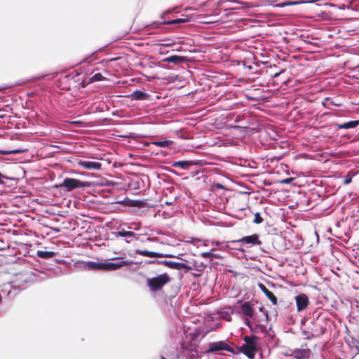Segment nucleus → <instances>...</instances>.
<instances>
[{"mask_svg": "<svg viewBox=\"0 0 359 359\" xmlns=\"http://www.w3.org/2000/svg\"><path fill=\"white\" fill-rule=\"evenodd\" d=\"M243 341L244 344L241 346H236L234 354L243 353L249 359H254L255 354L259 350L258 337L254 334L252 336H245Z\"/></svg>", "mask_w": 359, "mask_h": 359, "instance_id": "f257e3e1", "label": "nucleus"}, {"mask_svg": "<svg viewBox=\"0 0 359 359\" xmlns=\"http://www.w3.org/2000/svg\"><path fill=\"white\" fill-rule=\"evenodd\" d=\"M234 345L233 343L230 341L228 339L217 341L210 342L208 344L207 348L203 351L205 354H217L220 351H226L234 354V348L231 347Z\"/></svg>", "mask_w": 359, "mask_h": 359, "instance_id": "f03ea898", "label": "nucleus"}, {"mask_svg": "<svg viewBox=\"0 0 359 359\" xmlns=\"http://www.w3.org/2000/svg\"><path fill=\"white\" fill-rule=\"evenodd\" d=\"M171 278L167 273L159 274L147 279V285L152 292L159 291L170 281Z\"/></svg>", "mask_w": 359, "mask_h": 359, "instance_id": "7ed1b4c3", "label": "nucleus"}, {"mask_svg": "<svg viewBox=\"0 0 359 359\" xmlns=\"http://www.w3.org/2000/svg\"><path fill=\"white\" fill-rule=\"evenodd\" d=\"M91 183L89 182L81 181L75 178L66 177L62 182L56 186L57 188H65L67 191H72L77 188L90 187Z\"/></svg>", "mask_w": 359, "mask_h": 359, "instance_id": "20e7f679", "label": "nucleus"}, {"mask_svg": "<svg viewBox=\"0 0 359 359\" xmlns=\"http://www.w3.org/2000/svg\"><path fill=\"white\" fill-rule=\"evenodd\" d=\"M201 332L198 330H195L194 332L189 333L187 337L186 340H184L181 344V348L184 351H190L193 352V346H195L196 342L201 341V339L204 337V334H202L201 338L199 337L201 335Z\"/></svg>", "mask_w": 359, "mask_h": 359, "instance_id": "39448f33", "label": "nucleus"}, {"mask_svg": "<svg viewBox=\"0 0 359 359\" xmlns=\"http://www.w3.org/2000/svg\"><path fill=\"white\" fill-rule=\"evenodd\" d=\"M184 261H182L181 262L168 261V260H158V259H152L147 262L148 264H163L165 266L175 270L178 271H184L186 273L187 264L184 262Z\"/></svg>", "mask_w": 359, "mask_h": 359, "instance_id": "423d86ee", "label": "nucleus"}, {"mask_svg": "<svg viewBox=\"0 0 359 359\" xmlns=\"http://www.w3.org/2000/svg\"><path fill=\"white\" fill-rule=\"evenodd\" d=\"M176 8H169V9L165 10L160 15L161 19H162L163 20L161 21V22L154 21V22H153L152 25H156V27H158L161 25H180V24H184V23L187 22L188 19H187V18H177V19L170 20H164L165 15L172 13V12H174V11Z\"/></svg>", "mask_w": 359, "mask_h": 359, "instance_id": "0eeeda50", "label": "nucleus"}, {"mask_svg": "<svg viewBox=\"0 0 359 359\" xmlns=\"http://www.w3.org/2000/svg\"><path fill=\"white\" fill-rule=\"evenodd\" d=\"M230 243H242V244H250L252 245H259L262 244V241L259 240V235L255 233L250 236H243L242 238L237 241H231Z\"/></svg>", "mask_w": 359, "mask_h": 359, "instance_id": "6e6552de", "label": "nucleus"}, {"mask_svg": "<svg viewBox=\"0 0 359 359\" xmlns=\"http://www.w3.org/2000/svg\"><path fill=\"white\" fill-rule=\"evenodd\" d=\"M294 299L298 312L304 311L309 306V299L306 294L299 293L295 296Z\"/></svg>", "mask_w": 359, "mask_h": 359, "instance_id": "1a4fd4ad", "label": "nucleus"}, {"mask_svg": "<svg viewBox=\"0 0 359 359\" xmlns=\"http://www.w3.org/2000/svg\"><path fill=\"white\" fill-rule=\"evenodd\" d=\"M311 351L309 348H295L291 351L289 355L294 359H308L310 357Z\"/></svg>", "mask_w": 359, "mask_h": 359, "instance_id": "9d476101", "label": "nucleus"}, {"mask_svg": "<svg viewBox=\"0 0 359 359\" xmlns=\"http://www.w3.org/2000/svg\"><path fill=\"white\" fill-rule=\"evenodd\" d=\"M78 165L81 166L88 170H100L102 168V163L98 161H91L79 159L76 161Z\"/></svg>", "mask_w": 359, "mask_h": 359, "instance_id": "9b49d317", "label": "nucleus"}, {"mask_svg": "<svg viewBox=\"0 0 359 359\" xmlns=\"http://www.w3.org/2000/svg\"><path fill=\"white\" fill-rule=\"evenodd\" d=\"M113 259H118V261L115 262H104L105 270L108 269L111 270H116L122 266H128L133 264L132 261L123 260L120 259V258H114Z\"/></svg>", "mask_w": 359, "mask_h": 359, "instance_id": "f8f14e48", "label": "nucleus"}, {"mask_svg": "<svg viewBox=\"0 0 359 359\" xmlns=\"http://www.w3.org/2000/svg\"><path fill=\"white\" fill-rule=\"evenodd\" d=\"M131 100L143 101L147 100L151 97L150 94L140 90H135L132 93L126 96Z\"/></svg>", "mask_w": 359, "mask_h": 359, "instance_id": "ddd939ff", "label": "nucleus"}, {"mask_svg": "<svg viewBox=\"0 0 359 359\" xmlns=\"http://www.w3.org/2000/svg\"><path fill=\"white\" fill-rule=\"evenodd\" d=\"M316 0H285L283 2L276 4V7L283 8L285 6H297L305 4H313Z\"/></svg>", "mask_w": 359, "mask_h": 359, "instance_id": "4468645a", "label": "nucleus"}, {"mask_svg": "<svg viewBox=\"0 0 359 359\" xmlns=\"http://www.w3.org/2000/svg\"><path fill=\"white\" fill-rule=\"evenodd\" d=\"M115 236H120L126 238V242L127 243H130L131 242V238H135L137 239V235L130 231H126L124 229H118V231L116 232H112Z\"/></svg>", "mask_w": 359, "mask_h": 359, "instance_id": "2eb2a0df", "label": "nucleus"}, {"mask_svg": "<svg viewBox=\"0 0 359 359\" xmlns=\"http://www.w3.org/2000/svg\"><path fill=\"white\" fill-rule=\"evenodd\" d=\"M189 59L185 56H181L177 55H170L167 57L163 58L162 62L173 63L175 65H179L184 62H187Z\"/></svg>", "mask_w": 359, "mask_h": 359, "instance_id": "dca6fc26", "label": "nucleus"}, {"mask_svg": "<svg viewBox=\"0 0 359 359\" xmlns=\"http://www.w3.org/2000/svg\"><path fill=\"white\" fill-rule=\"evenodd\" d=\"M253 311V305L250 302H244L240 306L238 312L250 318L252 316Z\"/></svg>", "mask_w": 359, "mask_h": 359, "instance_id": "f3484780", "label": "nucleus"}, {"mask_svg": "<svg viewBox=\"0 0 359 359\" xmlns=\"http://www.w3.org/2000/svg\"><path fill=\"white\" fill-rule=\"evenodd\" d=\"M207 265L203 262H198L197 261H194L190 264H187V269H186V273H188L191 271H196L198 272H202L205 270Z\"/></svg>", "mask_w": 359, "mask_h": 359, "instance_id": "a211bd4d", "label": "nucleus"}, {"mask_svg": "<svg viewBox=\"0 0 359 359\" xmlns=\"http://www.w3.org/2000/svg\"><path fill=\"white\" fill-rule=\"evenodd\" d=\"M198 164L194 161H177L172 163L173 168H179L182 170H189L192 165Z\"/></svg>", "mask_w": 359, "mask_h": 359, "instance_id": "6ab92c4d", "label": "nucleus"}, {"mask_svg": "<svg viewBox=\"0 0 359 359\" xmlns=\"http://www.w3.org/2000/svg\"><path fill=\"white\" fill-rule=\"evenodd\" d=\"M346 343L349 346L350 349L352 351H355L354 355H356L359 353V338L356 339L355 337H351L346 338Z\"/></svg>", "mask_w": 359, "mask_h": 359, "instance_id": "aec40b11", "label": "nucleus"}, {"mask_svg": "<svg viewBox=\"0 0 359 359\" xmlns=\"http://www.w3.org/2000/svg\"><path fill=\"white\" fill-rule=\"evenodd\" d=\"M259 287L262 290V292L265 294V295L268 297V299L271 301L273 305H276L278 303V299L273 292L269 290L264 286L263 284H259Z\"/></svg>", "mask_w": 359, "mask_h": 359, "instance_id": "412c9836", "label": "nucleus"}, {"mask_svg": "<svg viewBox=\"0 0 359 359\" xmlns=\"http://www.w3.org/2000/svg\"><path fill=\"white\" fill-rule=\"evenodd\" d=\"M250 318L252 320L254 323H259V322H261L262 323L267 324L269 321V313L267 311H264V318H259L257 313H256L254 310L252 312V316H250Z\"/></svg>", "mask_w": 359, "mask_h": 359, "instance_id": "4be33fe9", "label": "nucleus"}, {"mask_svg": "<svg viewBox=\"0 0 359 359\" xmlns=\"http://www.w3.org/2000/svg\"><path fill=\"white\" fill-rule=\"evenodd\" d=\"M359 125V120L350 121L344 123H335V127L338 129L355 128Z\"/></svg>", "mask_w": 359, "mask_h": 359, "instance_id": "5701e85b", "label": "nucleus"}, {"mask_svg": "<svg viewBox=\"0 0 359 359\" xmlns=\"http://www.w3.org/2000/svg\"><path fill=\"white\" fill-rule=\"evenodd\" d=\"M86 266L91 270L101 271L105 270V264L102 262L88 261L86 262Z\"/></svg>", "mask_w": 359, "mask_h": 359, "instance_id": "b1692460", "label": "nucleus"}, {"mask_svg": "<svg viewBox=\"0 0 359 359\" xmlns=\"http://www.w3.org/2000/svg\"><path fill=\"white\" fill-rule=\"evenodd\" d=\"M153 144L161 148H168L170 147L173 144V141L168 140V139H163L161 140H156L151 142L149 144H147L146 145Z\"/></svg>", "mask_w": 359, "mask_h": 359, "instance_id": "393cba45", "label": "nucleus"}, {"mask_svg": "<svg viewBox=\"0 0 359 359\" xmlns=\"http://www.w3.org/2000/svg\"><path fill=\"white\" fill-rule=\"evenodd\" d=\"M136 255H140L144 257H148L151 258H157V256H159V252H154V251H149L147 250H135Z\"/></svg>", "mask_w": 359, "mask_h": 359, "instance_id": "a878e982", "label": "nucleus"}, {"mask_svg": "<svg viewBox=\"0 0 359 359\" xmlns=\"http://www.w3.org/2000/svg\"><path fill=\"white\" fill-rule=\"evenodd\" d=\"M36 255L40 258L47 259L54 257L56 255V252L53 251L38 250Z\"/></svg>", "mask_w": 359, "mask_h": 359, "instance_id": "bb28decb", "label": "nucleus"}, {"mask_svg": "<svg viewBox=\"0 0 359 359\" xmlns=\"http://www.w3.org/2000/svg\"><path fill=\"white\" fill-rule=\"evenodd\" d=\"M189 353L187 354L185 352L182 351L180 353H178L175 358L173 359H198L197 356L193 353V352H191L189 351Z\"/></svg>", "mask_w": 359, "mask_h": 359, "instance_id": "cd10ccee", "label": "nucleus"}, {"mask_svg": "<svg viewBox=\"0 0 359 359\" xmlns=\"http://www.w3.org/2000/svg\"><path fill=\"white\" fill-rule=\"evenodd\" d=\"M267 324L262 323L259 322V323H254L252 327V330H250L253 334L257 333L259 332H264L266 330Z\"/></svg>", "mask_w": 359, "mask_h": 359, "instance_id": "c85d7f7f", "label": "nucleus"}, {"mask_svg": "<svg viewBox=\"0 0 359 359\" xmlns=\"http://www.w3.org/2000/svg\"><path fill=\"white\" fill-rule=\"evenodd\" d=\"M27 151L26 149H16L13 150H0V154L4 155L22 154Z\"/></svg>", "mask_w": 359, "mask_h": 359, "instance_id": "c756f323", "label": "nucleus"}, {"mask_svg": "<svg viewBox=\"0 0 359 359\" xmlns=\"http://www.w3.org/2000/svg\"><path fill=\"white\" fill-rule=\"evenodd\" d=\"M105 78L102 75L101 73H96L89 78L87 83H92L95 81H100L104 80Z\"/></svg>", "mask_w": 359, "mask_h": 359, "instance_id": "7c9ffc66", "label": "nucleus"}, {"mask_svg": "<svg viewBox=\"0 0 359 359\" xmlns=\"http://www.w3.org/2000/svg\"><path fill=\"white\" fill-rule=\"evenodd\" d=\"M146 201L143 200H133L131 201V206L138 208L145 207Z\"/></svg>", "mask_w": 359, "mask_h": 359, "instance_id": "2f4dec72", "label": "nucleus"}, {"mask_svg": "<svg viewBox=\"0 0 359 359\" xmlns=\"http://www.w3.org/2000/svg\"><path fill=\"white\" fill-rule=\"evenodd\" d=\"M162 257H175L178 259H180L181 261H184L185 262H187V261L180 257V255H178L177 256H175L172 254H163L159 252V256H157V258H162Z\"/></svg>", "mask_w": 359, "mask_h": 359, "instance_id": "473e14b6", "label": "nucleus"}, {"mask_svg": "<svg viewBox=\"0 0 359 359\" xmlns=\"http://www.w3.org/2000/svg\"><path fill=\"white\" fill-rule=\"evenodd\" d=\"M215 248L211 249L210 251L204 252L201 254V256L203 258L208 259L210 258V260H212V252H215Z\"/></svg>", "mask_w": 359, "mask_h": 359, "instance_id": "72a5a7b5", "label": "nucleus"}, {"mask_svg": "<svg viewBox=\"0 0 359 359\" xmlns=\"http://www.w3.org/2000/svg\"><path fill=\"white\" fill-rule=\"evenodd\" d=\"M323 104L325 107H327V105L332 104L334 106H340L339 104L334 102L330 97H325L323 102Z\"/></svg>", "mask_w": 359, "mask_h": 359, "instance_id": "f704fd0d", "label": "nucleus"}, {"mask_svg": "<svg viewBox=\"0 0 359 359\" xmlns=\"http://www.w3.org/2000/svg\"><path fill=\"white\" fill-rule=\"evenodd\" d=\"M231 128L233 130H239V131L243 132V133H246L248 130V126H241L235 125V126H232Z\"/></svg>", "mask_w": 359, "mask_h": 359, "instance_id": "c9c22d12", "label": "nucleus"}, {"mask_svg": "<svg viewBox=\"0 0 359 359\" xmlns=\"http://www.w3.org/2000/svg\"><path fill=\"white\" fill-rule=\"evenodd\" d=\"M263 222V218L262 217L261 215L259 212H256L255 214V218L253 220V222L259 224Z\"/></svg>", "mask_w": 359, "mask_h": 359, "instance_id": "e433bc0d", "label": "nucleus"}, {"mask_svg": "<svg viewBox=\"0 0 359 359\" xmlns=\"http://www.w3.org/2000/svg\"><path fill=\"white\" fill-rule=\"evenodd\" d=\"M4 179L11 180H14V178L7 177L0 172V184L3 185L4 187H6V182L4 180Z\"/></svg>", "mask_w": 359, "mask_h": 359, "instance_id": "4c0bfd02", "label": "nucleus"}, {"mask_svg": "<svg viewBox=\"0 0 359 359\" xmlns=\"http://www.w3.org/2000/svg\"><path fill=\"white\" fill-rule=\"evenodd\" d=\"M226 1L234 2V3H236L238 4H247V3L239 1L238 0H219L217 3V6H221L222 5V4Z\"/></svg>", "mask_w": 359, "mask_h": 359, "instance_id": "58836bf2", "label": "nucleus"}, {"mask_svg": "<svg viewBox=\"0 0 359 359\" xmlns=\"http://www.w3.org/2000/svg\"><path fill=\"white\" fill-rule=\"evenodd\" d=\"M212 244L213 245L217 247L220 250H222V249L228 248L227 245H226L224 243H219V241H214V242H212Z\"/></svg>", "mask_w": 359, "mask_h": 359, "instance_id": "ea45409f", "label": "nucleus"}, {"mask_svg": "<svg viewBox=\"0 0 359 359\" xmlns=\"http://www.w3.org/2000/svg\"><path fill=\"white\" fill-rule=\"evenodd\" d=\"M250 318L245 317V324L246 326L248 327L250 330H252V327L254 325V323H253V321H251L250 320Z\"/></svg>", "mask_w": 359, "mask_h": 359, "instance_id": "a19ab883", "label": "nucleus"}, {"mask_svg": "<svg viewBox=\"0 0 359 359\" xmlns=\"http://www.w3.org/2000/svg\"><path fill=\"white\" fill-rule=\"evenodd\" d=\"M34 271H35V272H33V273H33V275H34V276H37V275H36V273H38V272H39L40 274H41V275H42V276H40V275L39 274V276H38V277H39L41 280H44V279H46V277H47V276H46V274H45L42 271H37L36 269H34Z\"/></svg>", "mask_w": 359, "mask_h": 359, "instance_id": "79ce46f5", "label": "nucleus"}, {"mask_svg": "<svg viewBox=\"0 0 359 359\" xmlns=\"http://www.w3.org/2000/svg\"><path fill=\"white\" fill-rule=\"evenodd\" d=\"M68 123H69L72 125L83 127V122L81 121H69Z\"/></svg>", "mask_w": 359, "mask_h": 359, "instance_id": "37998d69", "label": "nucleus"}, {"mask_svg": "<svg viewBox=\"0 0 359 359\" xmlns=\"http://www.w3.org/2000/svg\"><path fill=\"white\" fill-rule=\"evenodd\" d=\"M213 187L219 189L226 190V187L221 183L217 182L213 184Z\"/></svg>", "mask_w": 359, "mask_h": 359, "instance_id": "c03bdc74", "label": "nucleus"}, {"mask_svg": "<svg viewBox=\"0 0 359 359\" xmlns=\"http://www.w3.org/2000/svg\"><path fill=\"white\" fill-rule=\"evenodd\" d=\"M294 180L293 177H287L282 180L280 182L281 184H289Z\"/></svg>", "mask_w": 359, "mask_h": 359, "instance_id": "a18cd8bd", "label": "nucleus"}, {"mask_svg": "<svg viewBox=\"0 0 359 359\" xmlns=\"http://www.w3.org/2000/svg\"><path fill=\"white\" fill-rule=\"evenodd\" d=\"M302 335L304 337L305 339H311V336H309V332L305 329H302Z\"/></svg>", "mask_w": 359, "mask_h": 359, "instance_id": "49530a36", "label": "nucleus"}, {"mask_svg": "<svg viewBox=\"0 0 359 359\" xmlns=\"http://www.w3.org/2000/svg\"><path fill=\"white\" fill-rule=\"evenodd\" d=\"M223 257H224V256L222 255H221L220 253H215V252H212V259H222Z\"/></svg>", "mask_w": 359, "mask_h": 359, "instance_id": "de8ad7c7", "label": "nucleus"}, {"mask_svg": "<svg viewBox=\"0 0 359 359\" xmlns=\"http://www.w3.org/2000/svg\"><path fill=\"white\" fill-rule=\"evenodd\" d=\"M134 227L132 226H128V229H133L134 231H139L140 229V224H134Z\"/></svg>", "mask_w": 359, "mask_h": 359, "instance_id": "09e8293b", "label": "nucleus"}, {"mask_svg": "<svg viewBox=\"0 0 359 359\" xmlns=\"http://www.w3.org/2000/svg\"><path fill=\"white\" fill-rule=\"evenodd\" d=\"M243 116H241V115H238V116L236 117V118H235V120H234V122H235V123H240L241 121H243Z\"/></svg>", "mask_w": 359, "mask_h": 359, "instance_id": "8fccbe9b", "label": "nucleus"}, {"mask_svg": "<svg viewBox=\"0 0 359 359\" xmlns=\"http://www.w3.org/2000/svg\"><path fill=\"white\" fill-rule=\"evenodd\" d=\"M351 180H352L351 177H347L344 180V184H348L351 183Z\"/></svg>", "mask_w": 359, "mask_h": 359, "instance_id": "3c124183", "label": "nucleus"}, {"mask_svg": "<svg viewBox=\"0 0 359 359\" xmlns=\"http://www.w3.org/2000/svg\"><path fill=\"white\" fill-rule=\"evenodd\" d=\"M259 311H260V312H262V316L264 317V311H266V309H264V307H263V306H260V307L259 308Z\"/></svg>", "mask_w": 359, "mask_h": 359, "instance_id": "603ef678", "label": "nucleus"}, {"mask_svg": "<svg viewBox=\"0 0 359 359\" xmlns=\"http://www.w3.org/2000/svg\"><path fill=\"white\" fill-rule=\"evenodd\" d=\"M327 13L326 12H323L320 15V16L323 18H327Z\"/></svg>", "mask_w": 359, "mask_h": 359, "instance_id": "864d4df0", "label": "nucleus"}, {"mask_svg": "<svg viewBox=\"0 0 359 359\" xmlns=\"http://www.w3.org/2000/svg\"><path fill=\"white\" fill-rule=\"evenodd\" d=\"M192 276H193L194 277H195V278H198V277H200V276H201V273H192Z\"/></svg>", "mask_w": 359, "mask_h": 359, "instance_id": "5fc2aeb1", "label": "nucleus"}, {"mask_svg": "<svg viewBox=\"0 0 359 359\" xmlns=\"http://www.w3.org/2000/svg\"><path fill=\"white\" fill-rule=\"evenodd\" d=\"M174 189V187L171 186L168 188H167V190H168L170 192H172V191Z\"/></svg>", "mask_w": 359, "mask_h": 359, "instance_id": "6e6d98bb", "label": "nucleus"}, {"mask_svg": "<svg viewBox=\"0 0 359 359\" xmlns=\"http://www.w3.org/2000/svg\"><path fill=\"white\" fill-rule=\"evenodd\" d=\"M103 48H99L97 50H96V51L93 52V53H92V55H94V54H95L97 52H100V51L102 50H103Z\"/></svg>", "mask_w": 359, "mask_h": 359, "instance_id": "4d7b16f0", "label": "nucleus"}, {"mask_svg": "<svg viewBox=\"0 0 359 359\" xmlns=\"http://www.w3.org/2000/svg\"><path fill=\"white\" fill-rule=\"evenodd\" d=\"M151 25H147V26L145 27V28H146V29H147V31H149V30H150V27H151Z\"/></svg>", "mask_w": 359, "mask_h": 359, "instance_id": "13d9d810", "label": "nucleus"}, {"mask_svg": "<svg viewBox=\"0 0 359 359\" xmlns=\"http://www.w3.org/2000/svg\"><path fill=\"white\" fill-rule=\"evenodd\" d=\"M306 319H302V320H301V323H302V325H304V324H305V323H306Z\"/></svg>", "mask_w": 359, "mask_h": 359, "instance_id": "bf43d9fd", "label": "nucleus"}, {"mask_svg": "<svg viewBox=\"0 0 359 359\" xmlns=\"http://www.w3.org/2000/svg\"><path fill=\"white\" fill-rule=\"evenodd\" d=\"M280 72L279 73H276L274 75H273V77L276 78V77H278L279 75H280Z\"/></svg>", "mask_w": 359, "mask_h": 359, "instance_id": "052dcab7", "label": "nucleus"}, {"mask_svg": "<svg viewBox=\"0 0 359 359\" xmlns=\"http://www.w3.org/2000/svg\"><path fill=\"white\" fill-rule=\"evenodd\" d=\"M233 8H225L224 11H231L233 10Z\"/></svg>", "mask_w": 359, "mask_h": 359, "instance_id": "680f3d73", "label": "nucleus"}, {"mask_svg": "<svg viewBox=\"0 0 359 359\" xmlns=\"http://www.w3.org/2000/svg\"><path fill=\"white\" fill-rule=\"evenodd\" d=\"M116 60H117V58H111V59H109V61H115Z\"/></svg>", "mask_w": 359, "mask_h": 359, "instance_id": "e2e57ef3", "label": "nucleus"}, {"mask_svg": "<svg viewBox=\"0 0 359 359\" xmlns=\"http://www.w3.org/2000/svg\"><path fill=\"white\" fill-rule=\"evenodd\" d=\"M43 269H46V270H50V269H51V268H50V267L47 266V267L44 268Z\"/></svg>", "mask_w": 359, "mask_h": 359, "instance_id": "0e129e2a", "label": "nucleus"}, {"mask_svg": "<svg viewBox=\"0 0 359 359\" xmlns=\"http://www.w3.org/2000/svg\"><path fill=\"white\" fill-rule=\"evenodd\" d=\"M81 174L83 175H88L86 172H81Z\"/></svg>", "mask_w": 359, "mask_h": 359, "instance_id": "69168bd1", "label": "nucleus"}, {"mask_svg": "<svg viewBox=\"0 0 359 359\" xmlns=\"http://www.w3.org/2000/svg\"><path fill=\"white\" fill-rule=\"evenodd\" d=\"M86 86V84H84L82 83V87H85Z\"/></svg>", "mask_w": 359, "mask_h": 359, "instance_id": "338daca9", "label": "nucleus"}, {"mask_svg": "<svg viewBox=\"0 0 359 359\" xmlns=\"http://www.w3.org/2000/svg\"><path fill=\"white\" fill-rule=\"evenodd\" d=\"M329 5H330V6H335V5H334V4H329Z\"/></svg>", "mask_w": 359, "mask_h": 359, "instance_id": "774afa93", "label": "nucleus"}]
</instances>
